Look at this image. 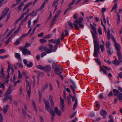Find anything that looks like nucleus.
I'll return each instance as SVG.
<instances>
[{"mask_svg":"<svg viewBox=\"0 0 122 122\" xmlns=\"http://www.w3.org/2000/svg\"><path fill=\"white\" fill-rule=\"evenodd\" d=\"M44 67V70L43 71H45L47 72H49L51 69V67L49 65L46 66Z\"/></svg>","mask_w":122,"mask_h":122,"instance_id":"2eb2a0df","label":"nucleus"},{"mask_svg":"<svg viewBox=\"0 0 122 122\" xmlns=\"http://www.w3.org/2000/svg\"><path fill=\"white\" fill-rule=\"evenodd\" d=\"M31 44L28 43H26L25 44L24 47H19L20 50L22 51V52L23 54L25 55H30L31 54V52L29 51L28 50L27 48H26V47H28V46H30Z\"/></svg>","mask_w":122,"mask_h":122,"instance_id":"7ed1b4c3","label":"nucleus"},{"mask_svg":"<svg viewBox=\"0 0 122 122\" xmlns=\"http://www.w3.org/2000/svg\"><path fill=\"white\" fill-rule=\"evenodd\" d=\"M40 41L42 44H44L46 42V40L45 39H41L40 40Z\"/></svg>","mask_w":122,"mask_h":122,"instance_id":"72a5a7b5","label":"nucleus"},{"mask_svg":"<svg viewBox=\"0 0 122 122\" xmlns=\"http://www.w3.org/2000/svg\"><path fill=\"white\" fill-rule=\"evenodd\" d=\"M67 101L69 104H71V101L70 99V97H67Z\"/></svg>","mask_w":122,"mask_h":122,"instance_id":"6e6d98bb","label":"nucleus"},{"mask_svg":"<svg viewBox=\"0 0 122 122\" xmlns=\"http://www.w3.org/2000/svg\"><path fill=\"white\" fill-rule=\"evenodd\" d=\"M15 57L18 59H20L21 58L20 55L18 53H15Z\"/></svg>","mask_w":122,"mask_h":122,"instance_id":"b1692460","label":"nucleus"},{"mask_svg":"<svg viewBox=\"0 0 122 122\" xmlns=\"http://www.w3.org/2000/svg\"><path fill=\"white\" fill-rule=\"evenodd\" d=\"M68 7L67 8L64 12V14H66L68 11L71 9L72 7L71 6H68Z\"/></svg>","mask_w":122,"mask_h":122,"instance_id":"4c0bfd02","label":"nucleus"},{"mask_svg":"<svg viewBox=\"0 0 122 122\" xmlns=\"http://www.w3.org/2000/svg\"><path fill=\"white\" fill-rule=\"evenodd\" d=\"M83 20V18L81 17L78 20H75L74 21V23H73V25L74 26L75 28L77 30H78L79 29L77 24H78L80 27H83V25L82 23V21Z\"/></svg>","mask_w":122,"mask_h":122,"instance_id":"20e7f679","label":"nucleus"},{"mask_svg":"<svg viewBox=\"0 0 122 122\" xmlns=\"http://www.w3.org/2000/svg\"><path fill=\"white\" fill-rule=\"evenodd\" d=\"M56 17H57V16L55 15L53 18L52 20L51 21V22H52V24L55 23V22L57 20Z\"/></svg>","mask_w":122,"mask_h":122,"instance_id":"c85d7f7f","label":"nucleus"},{"mask_svg":"<svg viewBox=\"0 0 122 122\" xmlns=\"http://www.w3.org/2000/svg\"><path fill=\"white\" fill-rule=\"evenodd\" d=\"M49 42H52L54 44H56V41L52 39L51 40H49Z\"/></svg>","mask_w":122,"mask_h":122,"instance_id":"de8ad7c7","label":"nucleus"},{"mask_svg":"<svg viewBox=\"0 0 122 122\" xmlns=\"http://www.w3.org/2000/svg\"><path fill=\"white\" fill-rule=\"evenodd\" d=\"M20 28L19 27L15 31L14 33V34H16L18 33L19 31Z\"/></svg>","mask_w":122,"mask_h":122,"instance_id":"5fc2aeb1","label":"nucleus"},{"mask_svg":"<svg viewBox=\"0 0 122 122\" xmlns=\"http://www.w3.org/2000/svg\"><path fill=\"white\" fill-rule=\"evenodd\" d=\"M52 35V34H51L48 35L46 36L44 38L46 39H49L51 37V36Z\"/></svg>","mask_w":122,"mask_h":122,"instance_id":"c03bdc74","label":"nucleus"},{"mask_svg":"<svg viewBox=\"0 0 122 122\" xmlns=\"http://www.w3.org/2000/svg\"><path fill=\"white\" fill-rule=\"evenodd\" d=\"M72 101L73 102L74 101V100L75 99V103L73 105V110H74L75 109V108L76 107L77 104V99L75 97V96L72 97Z\"/></svg>","mask_w":122,"mask_h":122,"instance_id":"1a4fd4ad","label":"nucleus"},{"mask_svg":"<svg viewBox=\"0 0 122 122\" xmlns=\"http://www.w3.org/2000/svg\"><path fill=\"white\" fill-rule=\"evenodd\" d=\"M91 32L93 39L94 45L93 56L95 57H97L98 54V53L100 50V48L99 44L96 37L97 31H96V32H94V33L92 31H91Z\"/></svg>","mask_w":122,"mask_h":122,"instance_id":"f257e3e1","label":"nucleus"},{"mask_svg":"<svg viewBox=\"0 0 122 122\" xmlns=\"http://www.w3.org/2000/svg\"><path fill=\"white\" fill-rule=\"evenodd\" d=\"M68 25L71 28H73L74 27L73 26V24L71 22L69 21L68 22Z\"/></svg>","mask_w":122,"mask_h":122,"instance_id":"f704fd0d","label":"nucleus"},{"mask_svg":"<svg viewBox=\"0 0 122 122\" xmlns=\"http://www.w3.org/2000/svg\"><path fill=\"white\" fill-rule=\"evenodd\" d=\"M9 96H5V95H4V98L3 99V103H4L6 101H8V100L9 99Z\"/></svg>","mask_w":122,"mask_h":122,"instance_id":"4be33fe9","label":"nucleus"},{"mask_svg":"<svg viewBox=\"0 0 122 122\" xmlns=\"http://www.w3.org/2000/svg\"><path fill=\"white\" fill-rule=\"evenodd\" d=\"M26 88L27 90V96L28 98H29L30 95L31 91V85L30 84L29 81L26 80Z\"/></svg>","mask_w":122,"mask_h":122,"instance_id":"39448f33","label":"nucleus"},{"mask_svg":"<svg viewBox=\"0 0 122 122\" xmlns=\"http://www.w3.org/2000/svg\"><path fill=\"white\" fill-rule=\"evenodd\" d=\"M9 103L11 104L12 103V96L11 95H10L9 96Z\"/></svg>","mask_w":122,"mask_h":122,"instance_id":"ea45409f","label":"nucleus"},{"mask_svg":"<svg viewBox=\"0 0 122 122\" xmlns=\"http://www.w3.org/2000/svg\"><path fill=\"white\" fill-rule=\"evenodd\" d=\"M60 71V69L59 68V66H57L56 67L54 70V71H56V73H57L59 71Z\"/></svg>","mask_w":122,"mask_h":122,"instance_id":"c9c22d12","label":"nucleus"},{"mask_svg":"<svg viewBox=\"0 0 122 122\" xmlns=\"http://www.w3.org/2000/svg\"><path fill=\"white\" fill-rule=\"evenodd\" d=\"M49 99L50 102L53 101V97L51 96H49Z\"/></svg>","mask_w":122,"mask_h":122,"instance_id":"680f3d73","label":"nucleus"},{"mask_svg":"<svg viewBox=\"0 0 122 122\" xmlns=\"http://www.w3.org/2000/svg\"><path fill=\"white\" fill-rule=\"evenodd\" d=\"M22 114H23V116L24 117H25V116H26V113L25 112L24 110V109H22Z\"/></svg>","mask_w":122,"mask_h":122,"instance_id":"3c124183","label":"nucleus"},{"mask_svg":"<svg viewBox=\"0 0 122 122\" xmlns=\"http://www.w3.org/2000/svg\"><path fill=\"white\" fill-rule=\"evenodd\" d=\"M48 86V83H45V84L44 86H43L42 87L41 92L43 93L44 92L45 90L46 89Z\"/></svg>","mask_w":122,"mask_h":122,"instance_id":"ddd939ff","label":"nucleus"},{"mask_svg":"<svg viewBox=\"0 0 122 122\" xmlns=\"http://www.w3.org/2000/svg\"><path fill=\"white\" fill-rule=\"evenodd\" d=\"M8 107V106L7 105H6L3 108V112L4 113H5L7 112V108Z\"/></svg>","mask_w":122,"mask_h":122,"instance_id":"6ab92c4d","label":"nucleus"},{"mask_svg":"<svg viewBox=\"0 0 122 122\" xmlns=\"http://www.w3.org/2000/svg\"><path fill=\"white\" fill-rule=\"evenodd\" d=\"M12 87L13 86L12 85H10L9 86L8 88V90L12 91Z\"/></svg>","mask_w":122,"mask_h":122,"instance_id":"4d7b16f0","label":"nucleus"},{"mask_svg":"<svg viewBox=\"0 0 122 122\" xmlns=\"http://www.w3.org/2000/svg\"><path fill=\"white\" fill-rule=\"evenodd\" d=\"M54 111L56 112L57 115L59 116L61 115V111L60 110L58 109V108L57 107H55Z\"/></svg>","mask_w":122,"mask_h":122,"instance_id":"4468645a","label":"nucleus"},{"mask_svg":"<svg viewBox=\"0 0 122 122\" xmlns=\"http://www.w3.org/2000/svg\"><path fill=\"white\" fill-rule=\"evenodd\" d=\"M28 17V16H26L25 18L21 20V23H23L24 22L27 20Z\"/></svg>","mask_w":122,"mask_h":122,"instance_id":"8fccbe9b","label":"nucleus"},{"mask_svg":"<svg viewBox=\"0 0 122 122\" xmlns=\"http://www.w3.org/2000/svg\"><path fill=\"white\" fill-rule=\"evenodd\" d=\"M34 13L35 11H33L31 13L29 14L27 16H28V17L29 16H30L31 17L32 16L34 15Z\"/></svg>","mask_w":122,"mask_h":122,"instance_id":"09e8293b","label":"nucleus"},{"mask_svg":"<svg viewBox=\"0 0 122 122\" xmlns=\"http://www.w3.org/2000/svg\"><path fill=\"white\" fill-rule=\"evenodd\" d=\"M12 37V36H11L9 38H8L5 42V43L7 44L10 42L11 41V39Z\"/></svg>","mask_w":122,"mask_h":122,"instance_id":"cd10ccee","label":"nucleus"},{"mask_svg":"<svg viewBox=\"0 0 122 122\" xmlns=\"http://www.w3.org/2000/svg\"><path fill=\"white\" fill-rule=\"evenodd\" d=\"M56 41V45H58L60 43V40L59 38L57 39Z\"/></svg>","mask_w":122,"mask_h":122,"instance_id":"052dcab7","label":"nucleus"},{"mask_svg":"<svg viewBox=\"0 0 122 122\" xmlns=\"http://www.w3.org/2000/svg\"><path fill=\"white\" fill-rule=\"evenodd\" d=\"M37 68L43 71L44 70V67L41 65H38L36 66Z\"/></svg>","mask_w":122,"mask_h":122,"instance_id":"c756f323","label":"nucleus"},{"mask_svg":"<svg viewBox=\"0 0 122 122\" xmlns=\"http://www.w3.org/2000/svg\"><path fill=\"white\" fill-rule=\"evenodd\" d=\"M114 44L115 48L117 50V52L121 51L120 50L121 48V47L119 44L116 43H115Z\"/></svg>","mask_w":122,"mask_h":122,"instance_id":"f8f14e48","label":"nucleus"},{"mask_svg":"<svg viewBox=\"0 0 122 122\" xmlns=\"http://www.w3.org/2000/svg\"><path fill=\"white\" fill-rule=\"evenodd\" d=\"M119 98L120 100L122 102V93H121L119 96Z\"/></svg>","mask_w":122,"mask_h":122,"instance_id":"774afa93","label":"nucleus"},{"mask_svg":"<svg viewBox=\"0 0 122 122\" xmlns=\"http://www.w3.org/2000/svg\"><path fill=\"white\" fill-rule=\"evenodd\" d=\"M0 87L2 88V90H4L5 89V86L4 83H2L0 86Z\"/></svg>","mask_w":122,"mask_h":122,"instance_id":"0e129e2a","label":"nucleus"},{"mask_svg":"<svg viewBox=\"0 0 122 122\" xmlns=\"http://www.w3.org/2000/svg\"><path fill=\"white\" fill-rule=\"evenodd\" d=\"M107 114V112L105 110H101L100 114L102 116L106 115Z\"/></svg>","mask_w":122,"mask_h":122,"instance_id":"412c9836","label":"nucleus"},{"mask_svg":"<svg viewBox=\"0 0 122 122\" xmlns=\"http://www.w3.org/2000/svg\"><path fill=\"white\" fill-rule=\"evenodd\" d=\"M33 65V64L32 62H29V64H27L26 66L28 67H31Z\"/></svg>","mask_w":122,"mask_h":122,"instance_id":"2f4dec72","label":"nucleus"},{"mask_svg":"<svg viewBox=\"0 0 122 122\" xmlns=\"http://www.w3.org/2000/svg\"><path fill=\"white\" fill-rule=\"evenodd\" d=\"M44 102L45 103L46 106L45 107L46 110L51 114L52 116H55L56 115L55 112L54 111H53L52 108L50 107V104L48 101L44 99Z\"/></svg>","mask_w":122,"mask_h":122,"instance_id":"f03ea898","label":"nucleus"},{"mask_svg":"<svg viewBox=\"0 0 122 122\" xmlns=\"http://www.w3.org/2000/svg\"><path fill=\"white\" fill-rule=\"evenodd\" d=\"M32 103L33 105L34 106V109L36 111V113H37V110L36 107L35 102L33 101H32Z\"/></svg>","mask_w":122,"mask_h":122,"instance_id":"5701e85b","label":"nucleus"},{"mask_svg":"<svg viewBox=\"0 0 122 122\" xmlns=\"http://www.w3.org/2000/svg\"><path fill=\"white\" fill-rule=\"evenodd\" d=\"M70 81L72 84V85L70 86V88L71 89L72 91L73 92L74 94H75L74 96L76 98V93H75V89L77 88V87L75 82L71 80H70Z\"/></svg>","mask_w":122,"mask_h":122,"instance_id":"423d86ee","label":"nucleus"},{"mask_svg":"<svg viewBox=\"0 0 122 122\" xmlns=\"http://www.w3.org/2000/svg\"><path fill=\"white\" fill-rule=\"evenodd\" d=\"M0 73L1 75H2V76H0V77L1 78H4L5 77V75L4 74L3 68H2L0 72Z\"/></svg>","mask_w":122,"mask_h":122,"instance_id":"aec40b11","label":"nucleus"},{"mask_svg":"<svg viewBox=\"0 0 122 122\" xmlns=\"http://www.w3.org/2000/svg\"><path fill=\"white\" fill-rule=\"evenodd\" d=\"M16 65L22 68L23 66L22 64L21 63L18 62L16 63Z\"/></svg>","mask_w":122,"mask_h":122,"instance_id":"49530a36","label":"nucleus"},{"mask_svg":"<svg viewBox=\"0 0 122 122\" xmlns=\"http://www.w3.org/2000/svg\"><path fill=\"white\" fill-rule=\"evenodd\" d=\"M7 56L6 55L4 56H0V58L2 59H4L5 58H7Z\"/></svg>","mask_w":122,"mask_h":122,"instance_id":"e2e57ef3","label":"nucleus"},{"mask_svg":"<svg viewBox=\"0 0 122 122\" xmlns=\"http://www.w3.org/2000/svg\"><path fill=\"white\" fill-rule=\"evenodd\" d=\"M11 91L8 90L7 92L5 93L4 95L5 96H9L10 95H9V94H11Z\"/></svg>","mask_w":122,"mask_h":122,"instance_id":"bb28decb","label":"nucleus"},{"mask_svg":"<svg viewBox=\"0 0 122 122\" xmlns=\"http://www.w3.org/2000/svg\"><path fill=\"white\" fill-rule=\"evenodd\" d=\"M60 99L61 100L60 104L61 109L62 112H63L64 111V100L61 98V97H60Z\"/></svg>","mask_w":122,"mask_h":122,"instance_id":"6e6552de","label":"nucleus"},{"mask_svg":"<svg viewBox=\"0 0 122 122\" xmlns=\"http://www.w3.org/2000/svg\"><path fill=\"white\" fill-rule=\"evenodd\" d=\"M65 35L64 34V32H62V33L61 34V40H62L64 38L65 36H68L69 35V32L67 30H66L65 31Z\"/></svg>","mask_w":122,"mask_h":122,"instance_id":"0eeeda50","label":"nucleus"},{"mask_svg":"<svg viewBox=\"0 0 122 122\" xmlns=\"http://www.w3.org/2000/svg\"><path fill=\"white\" fill-rule=\"evenodd\" d=\"M112 91L114 93V95L115 96H119L121 93L117 89H114Z\"/></svg>","mask_w":122,"mask_h":122,"instance_id":"9b49d317","label":"nucleus"},{"mask_svg":"<svg viewBox=\"0 0 122 122\" xmlns=\"http://www.w3.org/2000/svg\"><path fill=\"white\" fill-rule=\"evenodd\" d=\"M73 18L74 19H77L78 18V15L77 13H76L73 15Z\"/></svg>","mask_w":122,"mask_h":122,"instance_id":"79ce46f5","label":"nucleus"},{"mask_svg":"<svg viewBox=\"0 0 122 122\" xmlns=\"http://www.w3.org/2000/svg\"><path fill=\"white\" fill-rule=\"evenodd\" d=\"M122 62V61H118L117 59H116L112 61V63L115 66H117L119 65L120 63Z\"/></svg>","mask_w":122,"mask_h":122,"instance_id":"9d476101","label":"nucleus"},{"mask_svg":"<svg viewBox=\"0 0 122 122\" xmlns=\"http://www.w3.org/2000/svg\"><path fill=\"white\" fill-rule=\"evenodd\" d=\"M113 51L111 47L109 48L107 50V53L109 55H111L113 53Z\"/></svg>","mask_w":122,"mask_h":122,"instance_id":"a211bd4d","label":"nucleus"},{"mask_svg":"<svg viewBox=\"0 0 122 122\" xmlns=\"http://www.w3.org/2000/svg\"><path fill=\"white\" fill-rule=\"evenodd\" d=\"M98 31L99 32V34L100 35H102V32L101 28L100 27H98Z\"/></svg>","mask_w":122,"mask_h":122,"instance_id":"864d4df0","label":"nucleus"},{"mask_svg":"<svg viewBox=\"0 0 122 122\" xmlns=\"http://www.w3.org/2000/svg\"><path fill=\"white\" fill-rule=\"evenodd\" d=\"M29 11V9H28L27 10L23 13L24 15H26L28 14Z\"/></svg>","mask_w":122,"mask_h":122,"instance_id":"338daca9","label":"nucleus"},{"mask_svg":"<svg viewBox=\"0 0 122 122\" xmlns=\"http://www.w3.org/2000/svg\"><path fill=\"white\" fill-rule=\"evenodd\" d=\"M117 52V54L119 60L120 61H122L121 60L122 56L121 51Z\"/></svg>","mask_w":122,"mask_h":122,"instance_id":"f3484780","label":"nucleus"},{"mask_svg":"<svg viewBox=\"0 0 122 122\" xmlns=\"http://www.w3.org/2000/svg\"><path fill=\"white\" fill-rule=\"evenodd\" d=\"M57 46L58 45H56L54 46V49L53 50V52H55L56 50L57 49Z\"/></svg>","mask_w":122,"mask_h":122,"instance_id":"69168bd1","label":"nucleus"},{"mask_svg":"<svg viewBox=\"0 0 122 122\" xmlns=\"http://www.w3.org/2000/svg\"><path fill=\"white\" fill-rule=\"evenodd\" d=\"M61 12V11L60 10H58L56 13L55 15L57 17L58 16H59V14Z\"/></svg>","mask_w":122,"mask_h":122,"instance_id":"bf43d9fd","label":"nucleus"},{"mask_svg":"<svg viewBox=\"0 0 122 122\" xmlns=\"http://www.w3.org/2000/svg\"><path fill=\"white\" fill-rule=\"evenodd\" d=\"M76 0H73L72 2L70 3L68 5V6H71V5H73L75 1Z\"/></svg>","mask_w":122,"mask_h":122,"instance_id":"603ef678","label":"nucleus"},{"mask_svg":"<svg viewBox=\"0 0 122 122\" xmlns=\"http://www.w3.org/2000/svg\"><path fill=\"white\" fill-rule=\"evenodd\" d=\"M106 45L107 48H109L110 46V44L109 42V41L106 42Z\"/></svg>","mask_w":122,"mask_h":122,"instance_id":"e433bc0d","label":"nucleus"},{"mask_svg":"<svg viewBox=\"0 0 122 122\" xmlns=\"http://www.w3.org/2000/svg\"><path fill=\"white\" fill-rule=\"evenodd\" d=\"M100 47L102 52L103 53L104 50V45L102 44H101L100 45Z\"/></svg>","mask_w":122,"mask_h":122,"instance_id":"58836bf2","label":"nucleus"},{"mask_svg":"<svg viewBox=\"0 0 122 122\" xmlns=\"http://www.w3.org/2000/svg\"><path fill=\"white\" fill-rule=\"evenodd\" d=\"M24 3L23 2H21L19 5L17 7L18 10L20 11L21 9V7L23 5Z\"/></svg>","mask_w":122,"mask_h":122,"instance_id":"393cba45","label":"nucleus"},{"mask_svg":"<svg viewBox=\"0 0 122 122\" xmlns=\"http://www.w3.org/2000/svg\"><path fill=\"white\" fill-rule=\"evenodd\" d=\"M28 35L27 34H23L20 37L19 40H20L22 38H24V37L27 36Z\"/></svg>","mask_w":122,"mask_h":122,"instance_id":"a19ab883","label":"nucleus"},{"mask_svg":"<svg viewBox=\"0 0 122 122\" xmlns=\"http://www.w3.org/2000/svg\"><path fill=\"white\" fill-rule=\"evenodd\" d=\"M7 18L6 20V22H7V21L9 19L10 17V14L9 13H8L7 15Z\"/></svg>","mask_w":122,"mask_h":122,"instance_id":"13d9d810","label":"nucleus"},{"mask_svg":"<svg viewBox=\"0 0 122 122\" xmlns=\"http://www.w3.org/2000/svg\"><path fill=\"white\" fill-rule=\"evenodd\" d=\"M39 102L40 103L41 102V100L42 98V94L41 92L39 93Z\"/></svg>","mask_w":122,"mask_h":122,"instance_id":"37998d69","label":"nucleus"},{"mask_svg":"<svg viewBox=\"0 0 122 122\" xmlns=\"http://www.w3.org/2000/svg\"><path fill=\"white\" fill-rule=\"evenodd\" d=\"M100 72H101L102 71L103 73L105 74H107V72L106 70L104 69L101 66H100Z\"/></svg>","mask_w":122,"mask_h":122,"instance_id":"dca6fc26","label":"nucleus"},{"mask_svg":"<svg viewBox=\"0 0 122 122\" xmlns=\"http://www.w3.org/2000/svg\"><path fill=\"white\" fill-rule=\"evenodd\" d=\"M117 4H115L112 7V8L111 9V11H112L114 10H115V9H117Z\"/></svg>","mask_w":122,"mask_h":122,"instance_id":"473e14b6","label":"nucleus"},{"mask_svg":"<svg viewBox=\"0 0 122 122\" xmlns=\"http://www.w3.org/2000/svg\"><path fill=\"white\" fill-rule=\"evenodd\" d=\"M95 60L96 62L100 66L101 65V63L100 61L99 60L98 58L95 59Z\"/></svg>","mask_w":122,"mask_h":122,"instance_id":"7c9ffc66","label":"nucleus"},{"mask_svg":"<svg viewBox=\"0 0 122 122\" xmlns=\"http://www.w3.org/2000/svg\"><path fill=\"white\" fill-rule=\"evenodd\" d=\"M45 5L42 4L41 5L40 7L38 9V11L41 10L44 7Z\"/></svg>","mask_w":122,"mask_h":122,"instance_id":"a18cd8bd","label":"nucleus"},{"mask_svg":"<svg viewBox=\"0 0 122 122\" xmlns=\"http://www.w3.org/2000/svg\"><path fill=\"white\" fill-rule=\"evenodd\" d=\"M90 25L92 28V29L93 30V32H95L96 31V29L95 26H94L91 24H90Z\"/></svg>","mask_w":122,"mask_h":122,"instance_id":"a878e982","label":"nucleus"}]
</instances>
